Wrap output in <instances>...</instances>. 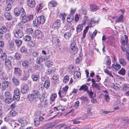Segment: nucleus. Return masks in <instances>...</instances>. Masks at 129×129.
<instances>
[{
	"mask_svg": "<svg viewBox=\"0 0 129 129\" xmlns=\"http://www.w3.org/2000/svg\"><path fill=\"white\" fill-rule=\"evenodd\" d=\"M45 21V18L43 16H39L37 19H35L33 21V26L35 27H38L40 25L43 24Z\"/></svg>",
	"mask_w": 129,
	"mask_h": 129,
	"instance_id": "f257e3e1",
	"label": "nucleus"
},
{
	"mask_svg": "<svg viewBox=\"0 0 129 129\" xmlns=\"http://www.w3.org/2000/svg\"><path fill=\"white\" fill-rule=\"evenodd\" d=\"M23 10V12L21 17L22 18V23H25L33 19V15L30 14L28 15H26L25 11H23L24 10Z\"/></svg>",
	"mask_w": 129,
	"mask_h": 129,
	"instance_id": "f03ea898",
	"label": "nucleus"
},
{
	"mask_svg": "<svg viewBox=\"0 0 129 129\" xmlns=\"http://www.w3.org/2000/svg\"><path fill=\"white\" fill-rule=\"evenodd\" d=\"M40 95L39 92L37 90H33L31 93L28 96L29 100L30 101H33L37 99Z\"/></svg>",
	"mask_w": 129,
	"mask_h": 129,
	"instance_id": "7ed1b4c3",
	"label": "nucleus"
},
{
	"mask_svg": "<svg viewBox=\"0 0 129 129\" xmlns=\"http://www.w3.org/2000/svg\"><path fill=\"white\" fill-rule=\"evenodd\" d=\"M70 53L72 55H73L76 54L77 52L78 49L76 46V44L73 42H72L70 45V47L69 49Z\"/></svg>",
	"mask_w": 129,
	"mask_h": 129,
	"instance_id": "20e7f679",
	"label": "nucleus"
},
{
	"mask_svg": "<svg viewBox=\"0 0 129 129\" xmlns=\"http://www.w3.org/2000/svg\"><path fill=\"white\" fill-rule=\"evenodd\" d=\"M5 102L7 103H11L13 101L12 95L11 93L9 92H5Z\"/></svg>",
	"mask_w": 129,
	"mask_h": 129,
	"instance_id": "39448f33",
	"label": "nucleus"
},
{
	"mask_svg": "<svg viewBox=\"0 0 129 129\" xmlns=\"http://www.w3.org/2000/svg\"><path fill=\"white\" fill-rule=\"evenodd\" d=\"M33 37H37L38 38H41L43 37L42 32L40 30L37 29L35 31L34 35H31Z\"/></svg>",
	"mask_w": 129,
	"mask_h": 129,
	"instance_id": "423d86ee",
	"label": "nucleus"
},
{
	"mask_svg": "<svg viewBox=\"0 0 129 129\" xmlns=\"http://www.w3.org/2000/svg\"><path fill=\"white\" fill-rule=\"evenodd\" d=\"M23 10V11H25L22 8H15L14 10V14L16 16H18L21 13V14L23 12L22 10Z\"/></svg>",
	"mask_w": 129,
	"mask_h": 129,
	"instance_id": "0eeeda50",
	"label": "nucleus"
},
{
	"mask_svg": "<svg viewBox=\"0 0 129 129\" xmlns=\"http://www.w3.org/2000/svg\"><path fill=\"white\" fill-rule=\"evenodd\" d=\"M68 88L69 87L67 86H66L65 87L62 88L61 91H59L58 92V94L59 96H66V92Z\"/></svg>",
	"mask_w": 129,
	"mask_h": 129,
	"instance_id": "6e6552de",
	"label": "nucleus"
},
{
	"mask_svg": "<svg viewBox=\"0 0 129 129\" xmlns=\"http://www.w3.org/2000/svg\"><path fill=\"white\" fill-rule=\"evenodd\" d=\"M14 35L15 37L19 38H22L23 35L21 30H16L14 33Z\"/></svg>",
	"mask_w": 129,
	"mask_h": 129,
	"instance_id": "1a4fd4ad",
	"label": "nucleus"
},
{
	"mask_svg": "<svg viewBox=\"0 0 129 129\" xmlns=\"http://www.w3.org/2000/svg\"><path fill=\"white\" fill-rule=\"evenodd\" d=\"M14 74L15 75L17 76H21L22 74L21 70L17 67H15L14 70Z\"/></svg>",
	"mask_w": 129,
	"mask_h": 129,
	"instance_id": "9d476101",
	"label": "nucleus"
},
{
	"mask_svg": "<svg viewBox=\"0 0 129 129\" xmlns=\"http://www.w3.org/2000/svg\"><path fill=\"white\" fill-rule=\"evenodd\" d=\"M60 20L59 19L56 20L52 25V27L58 28L61 25Z\"/></svg>",
	"mask_w": 129,
	"mask_h": 129,
	"instance_id": "9b49d317",
	"label": "nucleus"
},
{
	"mask_svg": "<svg viewBox=\"0 0 129 129\" xmlns=\"http://www.w3.org/2000/svg\"><path fill=\"white\" fill-rule=\"evenodd\" d=\"M27 2L28 6L31 8L34 7L36 5L34 0H27Z\"/></svg>",
	"mask_w": 129,
	"mask_h": 129,
	"instance_id": "f8f14e48",
	"label": "nucleus"
},
{
	"mask_svg": "<svg viewBox=\"0 0 129 129\" xmlns=\"http://www.w3.org/2000/svg\"><path fill=\"white\" fill-rule=\"evenodd\" d=\"M29 90L28 85L26 84H25L24 85L23 88L21 89V91L22 93L25 94Z\"/></svg>",
	"mask_w": 129,
	"mask_h": 129,
	"instance_id": "ddd939ff",
	"label": "nucleus"
},
{
	"mask_svg": "<svg viewBox=\"0 0 129 129\" xmlns=\"http://www.w3.org/2000/svg\"><path fill=\"white\" fill-rule=\"evenodd\" d=\"M46 60L45 56H41L37 57L36 60V63H41L44 61Z\"/></svg>",
	"mask_w": 129,
	"mask_h": 129,
	"instance_id": "4468645a",
	"label": "nucleus"
},
{
	"mask_svg": "<svg viewBox=\"0 0 129 129\" xmlns=\"http://www.w3.org/2000/svg\"><path fill=\"white\" fill-rule=\"evenodd\" d=\"M5 66L9 69H11L12 68L11 63L10 60L9 59H7L5 60Z\"/></svg>",
	"mask_w": 129,
	"mask_h": 129,
	"instance_id": "2eb2a0df",
	"label": "nucleus"
},
{
	"mask_svg": "<svg viewBox=\"0 0 129 129\" xmlns=\"http://www.w3.org/2000/svg\"><path fill=\"white\" fill-rule=\"evenodd\" d=\"M79 99L81 100L82 102H83L86 104H88L90 102L88 98L84 96L79 98Z\"/></svg>",
	"mask_w": 129,
	"mask_h": 129,
	"instance_id": "dca6fc26",
	"label": "nucleus"
},
{
	"mask_svg": "<svg viewBox=\"0 0 129 129\" xmlns=\"http://www.w3.org/2000/svg\"><path fill=\"white\" fill-rule=\"evenodd\" d=\"M124 120V122L122 123L121 126L122 127L126 128L127 127L126 123L128 122V120L127 117H125Z\"/></svg>",
	"mask_w": 129,
	"mask_h": 129,
	"instance_id": "f3484780",
	"label": "nucleus"
},
{
	"mask_svg": "<svg viewBox=\"0 0 129 129\" xmlns=\"http://www.w3.org/2000/svg\"><path fill=\"white\" fill-rule=\"evenodd\" d=\"M124 37L125 40H122V41H121L122 44L124 46L125 45H127L128 41V37L126 35H124Z\"/></svg>",
	"mask_w": 129,
	"mask_h": 129,
	"instance_id": "a211bd4d",
	"label": "nucleus"
},
{
	"mask_svg": "<svg viewBox=\"0 0 129 129\" xmlns=\"http://www.w3.org/2000/svg\"><path fill=\"white\" fill-rule=\"evenodd\" d=\"M4 15L6 19L10 21L12 19V16L10 13L5 12L4 14Z\"/></svg>",
	"mask_w": 129,
	"mask_h": 129,
	"instance_id": "6ab92c4d",
	"label": "nucleus"
},
{
	"mask_svg": "<svg viewBox=\"0 0 129 129\" xmlns=\"http://www.w3.org/2000/svg\"><path fill=\"white\" fill-rule=\"evenodd\" d=\"M123 15H121L116 18L115 22L116 23H117L119 22H123Z\"/></svg>",
	"mask_w": 129,
	"mask_h": 129,
	"instance_id": "aec40b11",
	"label": "nucleus"
},
{
	"mask_svg": "<svg viewBox=\"0 0 129 129\" xmlns=\"http://www.w3.org/2000/svg\"><path fill=\"white\" fill-rule=\"evenodd\" d=\"M119 61L120 64L123 66H125L127 64L126 62L125 59L122 58H119Z\"/></svg>",
	"mask_w": 129,
	"mask_h": 129,
	"instance_id": "412c9836",
	"label": "nucleus"
},
{
	"mask_svg": "<svg viewBox=\"0 0 129 129\" xmlns=\"http://www.w3.org/2000/svg\"><path fill=\"white\" fill-rule=\"evenodd\" d=\"M9 82L7 81H5L2 83V89L5 90L9 86Z\"/></svg>",
	"mask_w": 129,
	"mask_h": 129,
	"instance_id": "4be33fe9",
	"label": "nucleus"
},
{
	"mask_svg": "<svg viewBox=\"0 0 129 129\" xmlns=\"http://www.w3.org/2000/svg\"><path fill=\"white\" fill-rule=\"evenodd\" d=\"M18 122L21 124L22 126L26 125L27 123V121L24 119L23 118H20L18 120Z\"/></svg>",
	"mask_w": 129,
	"mask_h": 129,
	"instance_id": "5701e85b",
	"label": "nucleus"
},
{
	"mask_svg": "<svg viewBox=\"0 0 129 129\" xmlns=\"http://www.w3.org/2000/svg\"><path fill=\"white\" fill-rule=\"evenodd\" d=\"M12 81L13 84L15 86H17L19 84V80L15 77H13L12 79Z\"/></svg>",
	"mask_w": 129,
	"mask_h": 129,
	"instance_id": "b1692460",
	"label": "nucleus"
},
{
	"mask_svg": "<svg viewBox=\"0 0 129 129\" xmlns=\"http://www.w3.org/2000/svg\"><path fill=\"white\" fill-rule=\"evenodd\" d=\"M89 97L90 98H94L96 96V94L92 92V90L89 91L88 90L87 91Z\"/></svg>",
	"mask_w": 129,
	"mask_h": 129,
	"instance_id": "393cba45",
	"label": "nucleus"
},
{
	"mask_svg": "<svg viewBox=\"0 0 129 129\" xmlns=\"http://www.w3.org/2000/svg\"><path fill=\"white\" fill-rule=\"evenodd\" d=\"M90 7L91 10L92 11H95L99 9L98 7L93 4H91Z\"/></svg>",
	"mask_w": 129,
	"mask_h": 129,
	"instance_id": "a878e982",
	"label": "nucleus"
},
{
	"mask_svg": "<svg viewBox=\"0 0 129 129\" xmlns=\"http://www.w3.org/2000/svg\"><path fill=\"white\" fill-rule=\"evenodd\" d=\"M104 61H106V64L108 66H110L111 63V60L110 58L106 56L105 58Z\"/></svg>",
	"mask_w": 129,
	"mask_h": 129,
	"instance_id": "bb28decb",
	"label": "nucleus"
},
{
	"mask_svg": "<svg viewBox=\"0 0 129 129\" xmlns=\"http://www.w3.org/2000/svg\"><path fill=\"white\" fill-rule=\"evenodd\" d=\"M113 68L115 70H118L121 68V66L118 63H114L112 65Z\"/></svg>",
	"mask_w": 129,
	"mask_h": 129,
	"instance_id": "cd10ccee",
	"label": "nucleus"
},
{
	"mask_svg": "<svg viewBox=\"0 0 129 129\" xmlns=\"http://www.w3.org/2000/svg\"><path fill=\"white\" fill-rule=\"evenodd\" d=\"M88 87L86 85H84L80 87L79 90L80 91L82 90L84 91H87L88 90Z\"/></svg>",
	"mask_w": 129,
	"mask_h": 129,
	"instance_id": "c85d7f7f",
	"label": "nucleus"
},
{
	"mask_svg": "<svg viewBox=\"0 0 129 129\" xmlns=\"http://www.w3.org/2000/svg\"><path fill=\"white\" fill-rule=\"evenodd\" d=\"M31 78L33 81H37L39 79V75H31Z\"/></svg>",
	"mask_w": 129,
	"mask_h": 129,
	"instance_id": "c756f323",
	"label": "nucleus"
},
{
	"mask_svg": "<svg viewBox=\"0 0 129 129\" xmlns=\"http://www.w3.org/2000/svg\"><path fill=\"white\" fill-rule=\"evenodd\" d=\"M50 85V81L49 80H46L44 82V86L47 89L49 88Z\"/></svg>",
	"mask_w": 129,
	"mask_h": 129,
	"instance_id": "7c9ffc66",
	"label": "nucleus"
},
{
	"mask_svg": "<svg viewBox=\"0 0 129 129\" xmlns=\"http://www.w3.org/2000/svg\"><path fill=\"white\" fill-rule=\"evenodd\" d=\"M73 15H70L67 17V21L69 22H71L73 19Z\"/></svg>",
	"mask_w": 129,
	"mask_h": 129,
	"instance_id": "2f4dec72",
	"label": "nucleus"
},
{
	"mask_svg": "<svg viewBox=\"0 0 129 129\" xmlns=\"http://www.w3.org/2000/svg\"><path fill=\"white\" fill-rule=\"evenodd\" d=\"M10 114L11 116H14L16 115L18 113L16 111L13 109L10 112Z\"/></svg>",
	"mask_w": 129,
	"mask_h": 129,
	"instance_id": "473e14b6",
	"label": "nucleus"
},
{
	"mask_svg": "<svg viewBox=\"0 0 129 129\" xmlns=\"http://www.w3.org/2000/svg\"><path fill=\"white\" fill-rule=\"evenodd\" d=\"M37 64H35L34 65V68L36 70H37L38 69H40L42 68V65L40 63H36Z\"/></svg>",
	"mask_w": 129,
	"mask_h": 129,
	"instance_id": "72a5a7b5",
	"label": "nucleus"
},
{
	"mask_svg": "<svg viewBox=\"0 0 129 129\" xmlns=\"http://www.w3.org/2000/svg\"><path fill=\"white\" fill-rule=\"evenodd\" d=\"M51 80L52 81L55 83L56 82L58 81L59 78L57 75H53L52 77Z\"/></svg>",
	"mask_w": 129,
	"mask_h": 129,
	"instance_id": "f704fd0d",
	"label": "nucleus"
},
{
	"mask_svg": "<svg viewBox=\"0 0 129 129\" xmlns=\"http://www.w3.org/2000/svg\"><path fill=\"white\" fill-rule=\"evenodd\" d=\"M21 57L22 55L21 54L18 53H15L14 56V58L16 60H19L21 58Z\"/></svg>",
	"mask_w": 129,
	"mask_h": 129,
	"instance_id": "c9c22d12",
	"label": "nucleus"
},
{
	"mask_svg": "<svg viewBox=\"0 0 129 129\" xmlns=\"http://www.w3.org/2000/svg\"><path fill=\"white\" fill-rule=\"evenodd\" d=\"M38 97H39V99L41 102H43L44 100L45 97V95L44 93H42L40 94Z\"/></svg>",
	"mask_w": 129,
	"mask_h": 129,
	"instance_id": "e433bc0d",
	"label": "nucleus"
},
{
	"mask_svg": "<svg viewBox=\"0 0 129 129\" xmlns=\"http://www.w3.org/2000/svg\"><path fill=\"white\" fill-rule=\"evenodd\" d=\"M16 44L18 47L20 46L21 45L22 41L21 40L19 39H16L15 41Z\"/></svg>",
	"mask_w": 129,
	"mask_h": 129,
	"instance_id": "4c0bfd02",
	"label": "nucleus"
},
{
	"mask_svg": "<svg viewBox=\"0 0 129 129\" xmlns=\"http://www.w3.org/2000/svg\"><path fill=\"white\" fill-rule=\"evenodd\" d=\"M20 51L22 53H26L27 52V49L25 46H22L20 49Z\"/></svg>",
	"mask_w": 129,
	"mask_h": 129,
	"instance_id": "58836bf2",
	"label": "nucleus"
},
{
	"mask_svg": "<svg viewBox=\"0 0 129 129\" xmlns=\"http://www.w3.org/2000/svg\"><path fill=\"white\" fill-rule=\"evenodd\" d=\"M71 33L70 32L66 33L64 34V38L67 40H68L71 37Z\"/></svg>",
	"mask_w": 129,
	"mask_h": 129,
	"instance_id": "ea45409f",
	"label": "nucleus"
},
{
	"mask_svg": "<svg viewBox=\"0 0 129 129\" xmlns=\"http://www.w3.org/2000/svg\"><path fill=\"white\" fill-rule=\"evenodd\" d=\"M92 87L94 88L99 89L100 87V86L99 84L96 83H92Z\"/></svg>",
	"mask_w": 129,
	"mask_h": 129,
	"instance_id": "a19ab883",
	"label": "nucleus"
},
{
	"mask_svg": "<svg viewBox=\"0 0 129 129\" xmlns=\"http://www.w3.org/2000/svg\"><path fill=\"white\" fill-rule=\"evenodd\" d=\"M57 4L56 2L54 1H51L48 3V5L51 7H55Z\"/></svg>",
	"mask_w": 129,
	"mask_h": 129,
	"instance_id": "79ce46f5",
	"label": "nucleus"
},
{
	"mask_svg": "<svg viewBox=\"0 0 129 129\" xmlns=\"http://www.w3.org/2000/svg\"><path fill=\"white\" fill-rule=\"evenodd\" d=\"M31 39V37L29 35H26L24 37L23 40L25 42L29 41Z\"/></svg>",
	"mask_w": 129,
	"mask_h": 129,
	"instance_id": "37998d69",
	"label": "nucleus"
},
{
	"mask_svg": "<svg viewBox=\"0 0 129 129\" xmlns=\"http://www.w3.org/2000/svg\"><path fill=\"white\" fill-rule=\"evenodd\" d=\"M29 64V62L27 61L24 60L22 62V65L23 67H27Z\"/></svg>",
	"mask_w": 129,
	"mask_h": 129,
	"instance_id": "c03bdc74",
	"label": "nucleus"
},
{
	"mask_svg": "<svg viewBox=\"0 0 129 129\" xmlns=\"http://www.w3.org/2000/svg\"><path fill=\"white\" fill-rule=\"evenodd\" d=\"M83 29L82 25H78L77 27L76 30L77 33L80 32Z\"/></svg>",
	"mask_w": 129,
	"mask_h": 129,
	"instance_id": "a18cd8bd",
	"label": "nucleus"
},
{
	"mask_svg": "<svg viewBox=\"0 0 129 129\" xmlns=\"http://www.w3.org/2000/svg\"><path fill=\"white\" fill-rule=\"evenodd\" d=\"M69 80V77L68 75H66L64 76L63 79V82L64 83H66L68 82Z\"/></svg>",
	"mask_w": 129,
	"mask_h": 129,
	"instance_id": "49530a36",
	"label": "nucleus"
},
{
	"mask_svg": "<svg viewBox=\"0 0 129 129\" xmlns=\"http://www.w3.org/2000/svg\"><path fill=\"white\" fill-rule=\"evenodd\" d=\"M57 95L56 94H52L50 96V99L53 101H54Z\"/></svg>",
	"mask_w": 129,
	"mask_h": 129,
	"instance_id": "de8ad7c7",
	"label": "nucleus"
},
{
	"mask_svg": "<svg viewBox=\"0 0 129 129\" xmlns=\"http://www.w3.org/2000/svg\"><path fill=\"white\" fill-rule=\"evenodd\" d=\"M27 32L28 35H34L33 30V29L31 28H29L27 29Z\"/></svg>",
	"mask_w": 129,
	"mask_h": 129,
	"instance_id": "09e8293b",
	"label": "nucleus"
},
{
	"mask_svg": "<svg viewBox=\"0 0 129 129\" xmlns=\"http://www.w3.org/2000/svg\"><path fill=\"white\" fill-rule=\"evenodd\" d=\"M0 58L3 60H4L6 59L7 58L6 54L5 53H2L1 56Z\"/></svg>",
	"mask_w": 129,
	"mask_h": 129,
	"instance_id": "8fccbe9b",
	"label": "nucleus"
},
{
	"mask_svg": "<svg viewBox=\"0 0 129 129\" xmlns=\"http://www.w3.org/2000/svg\"><path fill=\"white\" fill-rule=\"evenodd\" d=\"M12 98L13 100L15 101H18L20 98V96L18 95H14Z\"/></svg>",
	"mask_w": 129,
	"mask_h": 129,
	"instance_id": "3c124183",
	"label": "nucleus"
},
{
	"mask_svg": "<svg viewBox=\"0 0 129 129\" xmlns=\"http://www.w3.org/2000/svg\"><path fill=\"white\" fill-rule=\"evenodd\" d=\"M118 73L120 75H124L125 73V70L123 68H122L118 72Z\"/></svg>",
	"mask_w": 129,
	"mask_h": 129,
	"instance_id": "603ef678",
	"label": "nucleus"
},
{
	"mask_svg": "<svg viewBox=\"0 0 129 129\" xmlns=\"http://www.w3.org/2000/svg\"><path fill=\"white\" fill-rule=\"evenodd\" d=\"M53 64V63L52 62L50 61L49 60H47L46 62V66L47 67L49 68L51 67Z\"/></svg>",
	"mask_w": 129,
	"mask_h": 129,
	"instance_id": "864d4df0",
	"label": "nucleus"
},
{
	"mask_svg": "<svg viewBox=\"0 0 129 129\" xmlns=\"http://www.w3.org/2000/svg\"><path fill=\"white\" fill-rule=\"evenodd\" d=\"M14 95H20V92L19 89L17 88L14 90Z\"/></svg>",
	"mask_w": 129,
	"mask_h": 129,
	"instance_id": "5fc2aeb1",
	"label": "nucleus"
},
{
	"mask_svg": "<svg viewBox=\"0 0 129 129\" xmlns=\"http://www.w3.org/2000/svg\"><path fill=\"white\" fill-rule=\"evenodd\" d=\"M43 4L42 3L39 4L37 6V9L38 12L40 11L43 8Z\"/></svg>",
	"mask_w": 129,
	"mask_h": 129,
	"instance_id": "6e6d98bb",
	"label": "nucleus"
},
{
	"mask_svg": "<svg viewBox=\"0 0 129 129\" xmlns=\"http://www.w3.org/2000/svg\"><path fill=\"white\" fill-rule=\"evenodd\" d=\"M34 123L36 126H37L40 124V121L38 118H35L34 119Z\"/></svg>",
	"mask_w": 129,
	"mask_h": 129,
	"instance_id": "4d7b16f0",
	"label": "nucleus"
},
{
	"mask_svg": "<svg viewBox=\"0 0 129 129\" xmlns=\"http://www.w3.org/2000/svg\"><path fill=\"white\" fill-rule=\"evenodd\" d=\"M0 31L4 33H5L7 31V28L5 26H3L0 29Z\"/></svg>",
	"mask_w": 129,
	"mask_h": 129,
	"instance_id": "13d9d810",
	"label": "nucleus"
},
{
	"mask_svg": "<svg viewBox=\"0 0 129 129\" xmlns=\"http://www.w3.org/2000/svg\"><path fill=\"white\" fill-rule=\"evenodd\" d=\"M14 43L13 42V41H12L11 42H9V45L10 47V48L11 49V51L13 50V49L12 48H14Z\"/></svg>",
	"mask_w": 129,
	"mask_h": 129,
	"instance_id": "bf43d9fd",
	"label": "nucleus"
},
{
	"mask_svg": "<svg viewBox=\"0 0 129 129\" xmlns=\"http://www.w3.org/2000/svg\"><path fill=\"white\" fill-rule=\"evenodd\" d=\"M129 90V87L126 84H125L124 85L123 87V90L124 91H128Z\"/></svg>",
	"mask_w": 129,
	"mask_h": 129,
	"instance_id": "052dcab7",
	"label": "nucleus"
},
{
	"mask_svg": "<svg viewBox=\"0 0 129 129\" xmlns=\"http://www.w3.org/2000/svg\"><path fill=\"white\" fill-rule=\"evenodd\" d=\"M39 53L36 51L33 52L32 53L33 56L35 58L39 56Z\"/></svg>",
	"mask_w": 129,
	"mask_h": 129,
	"instance_id": "680f3d73",
	"label": "nucleus"
},
{
	"mask_svg": "<svg viewBox=\"0 0 129 129\" xmlns=\"http://www.w3.org/2000/svg\"><path fill=\"white\" fill-rule=\"evenodd\" d=\"M45 126V129H47L53 127V125H51V123H49L48 124H46L44 126Z\"/></svg>",
	"mask_w": 129,
	"mask_h": 129,
	"instance_id": "e2e57ef3",
	"label": "nucleus"
},
{
	"mask_svg": "<svg viewBox=\"0 0 129 129\" xmlns=\"http://www.w3.org/2000/svg\"><path fill=\"white\" fill-rule=\"evenodd\" d=\"M66 96H59L60 100L61 101L64 102H66L67 100V99L66 98Z\"/></svg>",
	"mask_w": 129,
	"mask_h": 129,
	"instance_id": "0e129e2a",
	"label": "nucleus"
},
{
	"mask_svg": "<svg viewBox=\"0 0 129 129\" xmlns=\"http://www.w3.org/2000/svg\"><path fill=\"white\" fill-rule=\"evenodd\" d=\"M79 105V101H78L75 103L74 105V106L75 109H77Z\"/></svg>",
	"mask_w": 129,
	"mask_h": 129,
	"instance_id": "69168bd1",
	"label": "nucleus"
},
{
	"mask_svg": "<svg viewBox=\"0 0 129 129\" xmlns=\"http://www.w3.org/2000/svg\"><path fill=\"white\" fill-rule=\"evenodd\" d=\"M22 26L21 23H19L17 25V30H21L22 29Z\"/></svg>",
	"mask_w": 129,
	"mask_h": 129,
	"instance_id": "338daca9",
	"label": "nucleus"
},
{
	"mask_svg": "<svg viewBox=\"0 0 129 129\" xmlns=\"http://www.w3.org/2000/svg\"><path fill=\"white\" fill-rule=\"evenodd\" d=\"M81 73L79 72H76L74 73V76H76L77 78H79L81 76Z\"/></svg>",
	"mask_w": 129,
	"mask_h": 129,
	"instance_id": "774afa93",
	"label": "nucleus"
}]
</instances>
